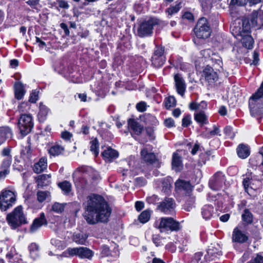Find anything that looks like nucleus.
Wrapping results in <instances>:
<instances>
[{"instance_id":"f257e3e1","label":"nucleus","mask_w":263,"mask_h":263,"mask_svg":"<svg viewBox=\"0 0 263 263\" xmlns=\"http://www.w3.org/2000/svg\"><path fill=\"white\" fill-rule=\"evenodd\" d=\"M85 209L88 212L85 215V219L90 224L107 222L111 213L110 207L104 198L96 194L87 197Z\"/></svg>"},{"instance_id":"f03ea898","label":"nucleus","mask_w":263,"mask_h":263,"mask_svg":"<svg viewBox=\"0 0 263 263\" xmlns=\"http://www.w3.org/2000/svg\"><path fill=\"white\" fill-rule=\"evenodd\" d=\"M263 28V10L259 9L253 11L249 18L242 20V30L243 33H250L251 28L255 30Z\"/></svg>"},{"instance_id":"7ed1b4c3","label":"nucleus","mask_w":263,"mask_h":263,"mask_svg":"<svg viewBox=\"0 0 263 263\" xmlns=\"http://www.w3.org/2000/svg\"><path fill=\"white\" fill-rule=\"evenodd\" d=\"M167 23L156 17H151L148 20L141 22L137 28V34L140 37L151 36L153 33L154 27L158 25L161 27L166 26Z\"/></svg>"},{"instance_id":"20e7f679","label":"nucleus","mask_w":263,"mask_h":263,"mask_svg":"<svg viewBox=\"0 0 263 263\" xmlns=\"http://www.w3.org/2000/svg\"><path fill=\"white\" fill-rule=\"evenodd\" d=\"M6 219L9 226L14 230L27 223L23 208L21 205L17 206L11 213L8 214Z\"/></svg>"},{"instance_id":"39448f33","label":"nucleus","mask_w":263,"mask_h":263,"mask_svg":"<svg viewBox=\"0 0 263 263\" xmlns=\"http://www.w3.org/2000/svg\"><path fill=\"white\" fill-rule=\"evenodd\" d=\"M195 34L199 39H207L211 33V29L210 24L205 17L199 19L194 29Z\"/></svg>"},{"instance_id":"423d86ee","label":"nucleus","mask_w":263,"mask_h":263,"mask_svg":"<svg viewBox=\"0 0 263 263\" xmlns=\"http://www.w3.org/2000/svg\"><path fill=\"white\" fill-rule=\"evenodd\" d=\"M157 228L160 232H165L167 231H178L180 229V223L174 220L172 217H162L160 219V221Z\"/></svg>"},{"instance_id":"0eeeda50","label":"nucleus","mask_w":263,"mask_h":263,"mask_svg":"<svg viewBox=\"0 0 263 263\" xmlns=\"http://www.w3.org/2000/svg\"><path fill=\"white\" fill-rule=\"evenodd\" d=\"M16 200L14 193L10 190L2 191L0 195V209L6 211L11 207Z\"/></svg>"},{"instance_id":"6e6552de","label":"nucleus","mask_w":263,"mask_h":263,"mask_svg":"<svg viewBox=\"0 0 263 263\" xmlns=\"http://www.w3.org/2000/svg\"><path fill=\"white\" fill-rule=\"evenodd\" d=\"M33 127V123L31 115L24 114L20 117L18 121V127L22 135L26 136L29 134Z\"/></svg>"},{"instance_id":"1a4fd4ad","label":"nucleus","mask_w":263,"mask_h":263,"mask_svg":"<svg viewBox=\"0 0 263 263\" xmlns=\"http://www.w3.org/2000/svg\"><path fill=\"white\" fill-rule=\"evenodd\" d=\"M164 53V47L159 45L156 46L154 53L151 58L152 64L155 67L159 68L164 64L165 61Z\"/></svg>"},{"instance_id":"9d476101","label":"nucleus","mask_w":263,"mask_h":263,"mask_svg":"<svg viewBox=\"0 0 263 263\" xmlns=\"http://www.w3.org/2000/svg\"><path fill=\"white\" fill-rule=\"evenodd\" d=\"M226 177L221 172L216 173L209 181V186L213 190H220L224 183Z\"/></svg>"},{"instance_id":"9b49d317","label":"nucleus","mask_w":263,"mask_h":263,"mask_svg":"<svg viewBox=\"0 0 263 263\" xmlns=\"http://www.w3.org/2000/svg\"><path fill=\"white\" fill-rule=\"evenodd\" d=\"M176 207L175 200L172 198L166 197L163 201L159 202L158 209L165 214H172Z\"/></svg>"},{"instance_id":"f8f14e48","label":"nucleus","mask_w":263,"mask_h":263,"mask_svg":"<svg viewBox=\"0 0 263 263\" xmlns=\"http://www.w3.org/2000/svg\"><path fill=\"white\" fill-rule=\"evenodd\" d=\"M67 251L70 255L78 256L82 258L90 259L93 255L92 251L85 247L68 248Z\"/></svg>"},{"instance_id":"ddd939ff","label":"nucleus","mask_w":263,"mask_h":263,"mask_svg":"<svg viewBox=\"0 0 263 263\" xmlns=\"http://www.w3.org/2000/svg\"><path fill=\"white\" fill-rule=\"evenodd\" d=\"M203 76H204L205 81L211 87L215 85L218 80V76L216 71L214 69L208 65L203 71Z\"/></svg>"},{"instance_id":"4468645a","label":"nucleus","mask_w":263,"mask_h":263,"mask_svg":"<svg viewBox=\"0 0 263 263\" xmlns=\"http://www.w3.org/2000/svg\"><path fill=\"white\" fill-rule=\"evenodd\" d=\"M175 189L178 193L189 194L192 186L190 181L179 179L175 183Z\"/></svg>"},{"instance_id":"2eb2a0df","label":"nucleus","mask_w":263,"mask_h":263,"mask_svg":"<svg viewBox=\"0 0 263 263\" xmlns=\"http://www.w3.org/2000/svg\"><path fill=\"white\" fill-rule=\"evenodd\" d=\"M148 146L151 147L150 145H147L141 149V157L143 161L147 164H152L157 161V159L154 153L148 150Z\"/></svg>"},{"instance_id":"dca6fc26","label":"nucleus","mask_w":263,"mask_h":263,"mask_svg":"<svg viewBox=\"0 0 263 263\" xmlns=\"http://www.w3.org/2000/svg\"><path fill=\"white\" fill-rule=\"evenodd\" d=\"M47 221L45 218V215L44 213H41L40 217L34 219L32 223L31 224L29 232L31 233H33L36 232L42 226L47 225Z\"/></svg>"},{"instance_id":"f3484780","label":"nucleus","mask_w":263,"mask_h":263,"mask_svg":"<svg viewBox=\"0 0 263 263\" xmlns=\"http://www.w3.org/2000/svg\"><path fill=\"white\" fill-rule=\"evenodd\" d=\"M232 238L233 242L243 243L247 241L248 237L237 228H235L233 230Z\"/></svg>"},{"instance_id":"a211bd4d","label":"nucleus","mask_w":263,"mask_h":263,"mask_svg":"<svg viewBox=\"0 0 263 263\" xmlns=\"http://www.w3.org/2000/svg\"><path fill=\"white\" fill-rule=\"evenodd\" d=\"M174 80L177 92L181 96H183L186 88L184 80L179 74H176L174 76Z\"/></svg>"},{"instance_id":"6ab92c4d","label":"nucleus","mask_w":263,"mask_h":263,"mask_svg":"<svg viewBox=\"0 0 263 263\" xmlns=\"http://www.w3.org/2000/svg\"><path fill=\"white\" fill-rule=\"evenodd\" d=\"M172 181L171 178L166 177L158 180L157 182L161 185V191L166 194H168L171 192Z\"/></svg>"},{"instance_id":"aec40b11","label":"nucleus","mask_w":263,"mask_h":263,"mask_svg":"<svg viewBox=\"0 0 263 263\" xmlns=\"http://www.w3.org/2000/svg\"><path fill=\"white\" fill-rule=\"evenodd\" d=\"M172 166L173 170L177 172H180L183 168L181 157L177 153H174L173 155Z\"/></svg>"},{"instance_id":"412c9836","label":"nucleus","mask_w":263,"mask_h":263,"mask_svg":"<svg viewBox=\"0 0 263 263\" xmlns=\"http://www.w3.org/2000/svg\"><path fill=\"white\" fill-rule=\"evenodd\" d=\"M128 125L132 130V133L136 135H139L141 134L143 127L137 121L133 119H129L128 120Z\"/></svg>"},{"instance_id":"4be33fe9","label":"nucleus","mask_w":263,"mask_h":263,"mask_svg":"<svg viewBox=\"0 0 263 263\" xmlns=\"http://www.w3.org/2000/svg\"><path fill=\"white\" fill-rule=\"evenodd\" d=\"M222 255V252L219 247H210L207 250L206 257L209 260H213L216 258H218Z\"/></svg>"},{"instance_id":"5701e85b","label":"nucleus","mask_w":263,"mask_h":263,"mask_svg":"<svg viewBox=\"0 0 263 263\" xmlns=\"http://www.w3.org/2000/svg\"><path fill=\"white\" fill-rule=\"evenodd\" d=\"M239 35L241 37L240 40L243 46L248 48L251 49L253 47L254 41L250 34L249 33H246L247 34H242L241 32L239 31Z\"/></svg>"},{"instance_id":"b1692460","label":"nucleus","mask_w":263,"mask_h":263,"mask_svg":"<svg viewBox=\"0 0 263 263\" xmlns=\"http://www.w3.org/2000/svg\"><path fill=\"white\" fill-rule=\"evenodd\" d=\"M237 153L239 158L245 159L250 155V148L247 145L240 144L237 148Z\"/></svg>"},{"instance_id":"393cba45","label":"nucleus","mask_w":263,"mask_h":263,"mask_svg":"<svg viewBox=\"0 0 263 263\" xmlns=\"http://www.w3.org/2000/svg\"><path fill=\"white\" fill-rule=\"evenodd\" d=\"M24 85L20 82H16L14 84L15 98L17 100L22 99L25 94Z\"/></svg>"},{"instance_id":"a878e982","label":"nucleus","mask_w":263,"mask_h":263,"mask_svg":"<svg viewBox=\"0 0 263 263\" xmlns=\"http://www.w3.org/2000/svg\"><path fill=\"white\" fill-rule=\"evenodd\" d=\"M102 155L104 159L108 161H111L112 159L118 158L119 156L118 152L110 147L105 150Z\"/></svg>"},{"instance_id":"bb28decb","label":"nucleus","mask_w":263,"mask_h":263,"mask_svg":"<svg viewBox=\"0 0 263 263\" xmlns=\"http://www.w3.org/2000/svg\"><path fill=\"white\" fill-rule=\"evenodd\" d=\"M214 213V207L209 204L204 205L201 209V214L205 220L210 219Z\"/></svg>"},{"instance_id":"cd10ccee","label":"nucleus","mask_w":263,"mask_h":263,"mask_svg":"<svg viewBox=\"0 0 263 263\" xmlns=\"http://www.w3.org/2000/svg\"><path fill=\"white\" fill-rule=\"evenodd\" d=\"M194 119L201 126L207 124L209 123L208 117L203 110L197 111V112L195 113Z\"/></svg>"},{"instance_id":"c85d7f7f","label":"nucleus","mask_w":263,"mask_h":263,"mask_svg":"<svg viewBox=\"0 0 263 263\" xmlns=\"http://www.w3.org/2000/svg\"><path fill=\"white\" fill-rule=\"evenodd\" d=\"M47 164L46 159L42 158L40 159L38 162L34 164L33 170L35 173L39 174L44 171L47 168Z\"/></svg>"},{"instance_id":"c756f323","label":"nucleus","mask_w":263,"mask_h":263,"mask_svg":"<svg viewBox=\"0 0 263 263\" xmlns=\"http://www.w3.org/2000/svg\"><path fill=\"white\" fill-rule=\"evenodd\" d=\"M12 158L11 156L6 157L3 161L2 164V167L3 169L0 173V177H5L8 174V168L11 165Z\"/></svg>"},{"instance_id":"7c9ffc66","label":"nucleus","mask_w":263,"mask_h":263,"mask_svg":"<svg viewBox=\"0 0 263 263\" xmlns=\"http://www.w3.org/2000/svg\"><path fill=\"white\" fill-rule=\"evenodd\" d=\"M50 175L42 174L39 175L37 179L38 186L43 187L48 185L50 183Z\"/></svg>"},{"instance_id":"2f4dec72","label":"nucleus","mask_w":263,"mask_h":263,"mask_svg":"<svg viewBox=\"0 0 263 263\" xmlns=\"http://www.w3.org/2000/svg\"><path fill=\"white\" fill-rule=\"evenodd\" d=\"M79 170L83 174H87L90 178L93 179L96 178L98 175V173L90 166H82L79 168Z\"/></svg>"},{"instance_id":"473e14b6","label":"nucleus","mask_w":263,"mask_h":263,"mask_svg":"<svg viewBox=\"0 0 263 263\" xmlns=\"http://www.w3.org/2000/svg\"><path fill=\"white\" fill-rule=\"evenodd\" d=\"M216 135L219 136H221L220 128L218 126L216 125L213 126V129L210 132H204L202 134V137L206 139H211Z\"/></svg>"},{"instance_id":"72a5a7b5","label":"nucleus","mask_w":263,"mask_h":263,"mask_svg":"<svg viewBox=\"0 0 263 263\" xmlns=\"http://www.w3.org/2000/svg\"><path fill=\"white\" fill-rule=\"evenodd\" d=\"M242 221L247 224H251L253 222V215L251 211L248 209H245L241 215Z\"/></svg>"},{"instance_id":"f704fd0d","label":"nucleus","mask_w":263,"mask_h":263,"mask_svg":"<svg viewBox=\"0 0 263 263\" xmlns=\"http://www.w3.org/2000/svg\"><path fill=\"white\" fill-rule=\"evenodd\" d=\"M28 249L30 252V256L33 259H35L39 255V246L36 243H31L28 246Z\"/></svg>"},{"instance_id":"c9c22d12","label":"nucleus","mask_w":263,"mask_h":263,"mask_svg":"<svg viewBox=\"0 0 263 263\" xmlns=\"http://www.w3.org/2000/svg\"><path fill=\"white\" fill-rule=\"evenodd\" d=\"M64 151V148L63 146L54 144L49 149L48 152L51 155L56 156L62 154Z\"/></svg>"},{"instance_id":"e433bc0d","label":"nucleus","mask_w":263,"mask_h":263,"mask_svg":"<svg viewBox=\"0 0 263 263\" xmlns=\"http://www.w3.org/2000/svg\"><path fill=\"white\" fill-rule=\"evenodd\" d=\"M195 198L192 195H189L186 197L185 202L184 204V208L187 211H190L195 207Z\"/></svg>"},{"instance_id":"4c0bfd02","label":"nucleus","mask_w":263,"mask_h":263,"mask_svg":"<svg viewBox=\"0 0 263 263\" xmlns=\"http://www.w3.org/2000/svg\"><path fill=\"white\" fill-rule=\"evenodd\" d=\"M39 108L40 110L38 114L39 118L40 120L44 121L45 119L49 110L48 107L42 103H40Z\"/></svg>"},{"instance_id":"58836bf2","label":"nucleus","mask_w":263,"mask_h":263,"mask_svg":"<svg viewBox=\"0 0 263 263\" xmlns=\"http://www.w3.org/2000/svg\"><path fill=\"white\" fill-rule=\"evenodd\" d=\"M58 186L65 195H68L71 191V184L68 181H64L59 183Z\"/></svg>"},{"instance_id":"ea45409f","label":"nucleus","mask_w":263,"mask_h":263,"mask_svg":"<svg viewBox=\"0 0 263 263\" xmlns=\"http://www.w3.org/2000/svg\"><path fill=\"white\" fill-rule=\"evenodd\" d=\"M87 238V236H86L85 234L82 233H77L73 235V240L74 242L78 244L84 245L86 241Z\"/></svg>"},{"instance_id":"a19ab883","label":"nucleus","mask_w":263,"mask_h":263,"mask_svg":"<svg viewBox=\"0 0 263 263\" xmlns=\"http://www.w3.org/2000/svg\"><path fill=\"white\" fill-rule=\"evenodd\" d=\"M181 8V3L177 4L175 6H171L168 8L165 12L168 14V17L170 18L173 15L177 13Z\"/></svg>"},{"instance_id":"79ce46f5","label":"nucleus","mask_w":263,"mask_h":263,"mask_svg":"<svg viewBox=\"0 0 263 263\" xmlns=\"http://www.w3.org/2000/svg\"><path fill=\"white\" fill-rule=\"evenodd\" d=\"M151 217V211L146 210L143 211L139 216L138 219L140 222L145 223L147 222Z\"/></svg>"},{"instance_id":"37998d69","label":"nucleus","mask_w":263,"mask_h":263,"mask_svg":"<svg viewBox=\"0 0 263 263\" xmlns=\"http://www.w3.org/2000/svg\"><path fill=\"white\" fill-rule=\"evenodd\" d=\"M37 199L39 202H43L50 196L48 191H38L37 193Z\"/></svg>"},{"instance_id":"c03bdc74","label":"nucleus","mask_w":263,"mask_h":263,"mask_svg":"<svg viewBox=\"0 0 263 263\" xmlns=\"http://www.w3.org/2000/svg\"><path fill=\"white\" fill-rule=\"evenodd\" d=\"M66 203H60L59 202H55L52 206V210L58 214L62 213L64 209Z\"/></svg>"},{"instance_id":"a18cd8bd","label":"nucleus","mask_w":263,"mask_h":263,"mask_svg":"<svg viewBox=\"0 0 263 263\" xmlns=\"http://www.w3.org/2000/svg\"><path fill=\"white\" fill-rule=\"evenodd\" d=\"M90 150L97 156L99 154V142L97 139H95L90 142Z\"/></svg>"},{"instance_id":"49530a36","label":"nucleus","mask_w":263,"mask_h":263,"mask_svg":"<svg viewBox=\"0 0 263 263\" xmlns=\"http://www.w3.org/2000/svg\"><path fill=\"white\" fill-rule=\"evenodd\" d=\"M152 240L156 246L158 247L163 245L164 243V238H162L159 234H155L153 235Z\"/></svg>"},{"instance_id":"de8ad7c7","label":"nucleus","mask_w":263,"mask_h":263,"mask_svg":"<svg viewBox=\"0 0 263 263\" xmlns=\"http://www.w3.org/2000/svg\"><path fill=\"white\" fill-rule=\"evenodd\" d=\"M102 253L105 255H111L114 257H118L119 256V251L118 249L115 248L114 251L112 253L109 252V248L106 246H103Z\"/></svg>"},{"instance_id":"09e8293b","label":"nucleus","mask_w":263,"mask_h":263,"mask_svg":"<svg viewBox=\"0 0 263 263\" xmlns=\"http://www.w3.org/2000/svg\"><path fill=\"white\" fill-rule=\"evenodd\" d=\"M202 10L204 12H208L212 7L211 0H199Z\"/></svg>"},{"instance_id":"8fccbe9b","label":"nucleus","mask_w":263,"mask_h":263,"mask_svg":"<svg viewBox=\"0 0 263 263\" xmlns=\"http://www.w3.org/2000/svg\"><path fill=\"white\" fill-rule=\"evenodd\" d=\"M31 149L30 146L24 147L21 152V156L24 159H29L31 155Z\"/></svg>"},{"instance_id":"3c124183","label":"nucleus","mask_w":263,"mask_h":263,"mask_svg":"<svg viewBox=\"0 0 263 263\" xmlns=\"http://www.w3.org/2000/svg\"><path fill=\"white\" fill-rule=\"evenodd\" d=\"M216 58L212 57L211 60L215 63L214 66L216 70H219V68L222 69V66L223 65L222 61L221 58L218 56H216Z\"/></svg>"},{"instance_id":"603ef678","label":"nucleus","mask_w":263,"mask_h":263,"mask_svg":"<svg viewBox=\"0 0 263 263\" xmlns=\"http://www.w3.org/2000/svg\"><path fill=\"white\" fill-rule=\"evenodd\" d=\"M176 105V99L173 96L168 97L165 100V106L166 108H170Z\"/></svg>"},{"instance_id":"864d4df0","label":"nucleus","mask_w":263,"mask_h":263,"mask_svg":"<svg viewBox=\"0 0 263 263\" xmlns=\"http://www.w3.org/2000/svg\"><path fill=\"white\" fill-rule=\"evenodd\" d=\"M224 134L227 138L233 139L235 137V134L232 130V128L230 126H227L223 129Z\"/></svg>"},{"instance_id":"5fc2aeb1","label":"nucleus","mask_w":263,"mask_h":263,"mask_svg":"<svg viewBox=\"0 0 263 263\" xmlns=\"http://www.w3.org/2000/svg\"><path fill=\"white\" fill-rule=\"evenodd\" d=\"M247 263H263V256L261 254H256Z\"/></svg>"},{"instance_id":"6e6d98bb","label":"nucleus","mask_w":263,"mask_h":263,"mask_svg":"<svg viewBox=\"0 0 263 263\" xmlns=\"http://www.w3.org/2000/svg\"><path fill=\"white\" fill-rule=\"evenodd\" d=\"M145 120L152 125H156L158 123L156 118L151 114H147L145 116Z\"/></svg>"},{"instance_id":"4d7b16f0","label":"nucleus","mask_w":263,"mask_h":263,"mask_svg":"<svg viewBox=\"0 0 263 263\" xmlns=\"http://www.w3.org/2000/svg\"><path fill=\"white\" fill-rule=\"evenodd\" d=\"M159 198L157 195H153L152 196L148 197L146 198V201L149 204H155L158 203Z\"/></svg>"},{"instance_id":"13d9d810","label":"nucleus","mask_w":263,"mask_h":263,"mask_svg":"<svg viewBox=\"0 0 263 263\" xmlns=\"http://www.w3.org/2000/svg\"><path fill=\"white\" fill-rule=\"evenodd\" d=\"M191 123V117L190 115L185 116L182 120V126L183 127L189 126Z\"/></svg>"},{"instance_id":"bf43d9fd","label":"nucleus","mask_w":263,"mask_h":263,"mask_svg":"<svg viewBox=\"0 0 263 263\" xmlns=\"http://www.w3.org/2000/svg\"><path fill=\"white\" fill-rule=\"evenodd\" d=\"M38 99V92L33 90L30 95L29 101L31 103H35Z\"/></svg>"},{"instance_id":"052dcab7","label":"nucleus","mask_w":263,"mask_h":263,"mask_svg":"<svg viewBox=\"0 0 263 263\" xmlns=\"http://www.w3.org/2000/svg\"><path fill=\"white\" fill-rule=\"evenodd\" d=\"M230 5L244 6L247 4L246 0H231Z\"/></svg>"},{"instance_id":"680f3d73","label":"nucleus","mask_w":263,"mask_h":263,"mask_svg":"<svg viewBox=\"0 0 263 263\" xmlns=\"http://www.w3.org/2000/svg\"><path fill=\"white\" fill-rule=\"evenodd\" d=\"M146 104L144 102H140L136 105L137 109L140 112H143L146 110Z\"/></svg>"},{"instance_id":"e2e57ef3","label":"nucleus","mask_w":263,"mask_h":263,"mask_svg":"<svg viewBox=\"0 0 263 263\" xmlns=\"http://www.w3.org/2000/svg\"><path fill=\"white\" fill-rule=\"evenodd\" d=\"M59 7L61 8L67 9L69 8V5L65 0H58Z\"/></svg>"},{"instance_id":"0e129e2a","label":"nucleus","mask_w":263,"mask_h":263,"mask_svg":"<svg viewBox=\"0 0 263 263\" xmlns=\"http://www.w3.org/2000/svg\"><path fill=\"white\" fill-rule=\"evenodd\" d=\"M164 124L165 126L169 128L175 126L174 120L171 118L166 119L164 121Z\"/></svg>"},{"instance_id":"69168bd1","label":"nucleus","mask_w":263,"mask_h":263,"mask_svg":"<svg viewBox=\"0 0 263 263\" xmlns=\"http://www.w3.org/2000/svg\"><path fill=\"white\" fill-rule=\"evenodd\" d=\"M40 0H28L26 3L33 8H36L39 5Z\"/></svg>"},{"instance_id":"338daca9","label":"nucleus","mask_w":263,"mask_h":263,"mask_svg":"<svg viewBox=\"0 0 263 263\" xmlns=\"http://www.w3.org/2000/svg\"><path fill=\"white\" fill-rule=\"evenodd\" d=\"M146 135L149 137V140H152L155 139L154 132L151 127H147L146 128Z\"/></svg>"},{"instance_id":"774afa93","label":"nucleus","mask_w":263,"mask_h":263,"mask_svg":"<svg viewBox=\"0 0 263 263\" xmlns=\"http://www.w3.org/2000/svg\"><path fill=\"white\" fill-rule=\"evenodd\" d=\"M62 138L66 140H69L72 137V134L68 132H64L61 134Z\"/></svg>"}]
</instances>
